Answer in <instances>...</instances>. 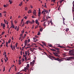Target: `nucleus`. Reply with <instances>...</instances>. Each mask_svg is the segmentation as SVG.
I'll return each instance as SVG.
<instances>
[{"label": "nucleus", "instance_id": "f257e3e1", "mask_svg": "<svg viewBox=\"0 0 74 74\" xmlns=\"http://www.w3.org/2000/svg\"><path fill=\"white\" fill-rule=\"evenodd\" d=\"M48 58H50V59H52L51 58H52L55 60H58V62H60V63L61 62H62V61H63V60H62V59H59V58H55V57L51 56L50 55H49V56H48Z\"/></svg>", "mask_w": 74, "mask_h": 74}, {"label": "nucleus", "instance_id": "f03ea898", "mask_svg": "<svg viewBox=\"0 0 74 74\" xmlns=\"http://www.w3.org/2000/svg\"><path fill=\"white\" fill-rule=\"evenodd\" d=\"M53 48H55L56 50H57L58 51H57V53L55 52V53H53V54L55 56H56V57H58L59 58L60 57V55H59V54H60V51H59V49L55 48L54 47H53Z\"/></svg>", "mask_w": 74, "mask_h": 74}, {"label": "nucleus", "instance_id": "7ed1b4c3", "mask_svg": "<svg viewBox=\"0 0 74 74\" xmlns=\"http://www.w3.org/2000/svg\"><path fill=\"white\" fill-rule=\"evenodd\" d=\"M72 59H74L73 57H71L67 58L66 59V60H70Z\"/></svg>", "mask_w": 74, "mask_h": 74}, {"label": "nucleus", "instance_id": "20e7f679", "mask_svg": "<svg viewBox=\"0 0 74 74\" xmlns=\"http://www.w3.org/2000/svg\"><path fill=\"white\" fill-rule=\"evenodd\" d=\"M24 44L25 46L27 45V40H26L25 41Z\"/></svg>", "mask_w": 74, "mask_h": 74}, {"label": "nucleus", "instance_id": "39448f33", "mask_svg": "<svg viewBox=\"0 0 74 74\" xmlns=\"http://www.w3.org/2000/svg\"><path fill=\"white\" fill-rule=\"evenodd\" d=\"M69 53H74V51L72 50H70L69 51Z\"/></svg>", "mask_w": 74, "mask_h": 74}, {"label": "nucleus", "instance_id": "423d86ee", "mask_svg": "<svg viewBox=\"0 0 74 74\" xmlns=\"http://www.w3.org/2000/svg\"><path fill=\"white\" fill-rule=\"evenodd\" d=\"M24 71H25V72H26V70H29V69L28 68H27V67H24Z\"/></svg>", "mask_w": 74, "mask_h": 74}, {"label": "nucleus", "instance_id": "0eeeda50", "mask_svg": "<svg viewBox=\"0 0 74 74\" xmlns=\"http://www.w3.org/2000/svg\"><path fill=\"white\" fill-rule=\"evenodd\" d=\"M57 45H58V47H60V48H65V47L62 46H60L59 45L57 44Z\"/></svg>", "mask_w": 74, "mask_h": 74}, {"label": "nucleus", "instance_id": "6e6552de", "mask_svg": "<svg viewBox=\"0 0 74 74\" xmlns=\"http://www.w3.org/2000/svg\"><path fill=\"white\" fill-rule=\"evenodd\" d=\"M36 24H37L38 26V25H39V22H38V21L37 20H36Z\"/></svg>", "mask_w": 74, "mask_h": 74}, {"label": "nucleus", "instance_id": "1a4fd4ad", "mask_svg": "<svg viewBox=\"0 0 74 74\" xmlns=\"http://www.w3.org/2000/svg\"><path fill=\"white\" fill-rule=\"evenodd\" d=\"M46 10L45 9H44L43 11L42 12V14H44V12H46Z\"/></svg>", "mask_w": 74, "mask_h": 74}, {"label": "nucleus", "instance_id": "9d476101", "mask_svg": "<svg viewBox=\"0 0 74 74\" xmlns=\"http://www.w3.org/2000/svg\"><path fill=\"white\" fill-rule=\"evenodd\" d=\"M22 62H21V60H18V64H19V65L20 64H21V63Z\"/></svg>", "mask_w": 74, "mask_h": 74}, {"label": "nucleus", "instance_id": "9b49d317", "mask_svg": "<svg viewBox=\"0 0 74 74\" xmlns=\"http://www.w3.org/2000/svg\"><path fill=\"white\" fill-rule=\"evenodd\" d=\"M33 14L34 15H35V16H37V15H36V12H34L33 11Z\"/></svg>", "mask_w": 74, "mask_h": 74}, {"label": "nucleus", "instance_id": "f8f14e48", "mask_svg": "<svg viewBox=\"0 0 74 74\" xmlns=\"http://www.w3.org/2000/svg\"><path fill=\"white\" fill-rule=\"evenodd\" d=\"M35 62V61L34 60L32 62V65L33 66H34V63Z\"/></svg>", "mask_w": 74, "mask_h": 74}, {"label": "nucleus", "instance_id": "ddd939ff", "mask_svg": "<svg viewBox=\"0 0 74 74\" xmlns=\"http://www.w3.org/2000/svg\"><path fill=\"white\" fill-rule=\"evenodd\" d=\"M8 42H6V46L7 47H8Z\"/></svg>", "mask_w": 74, "mask_h": 74}, {"label": "nucleus", "instance_id": "4468645a", "mask_svg": "<svg viewBox=\"0 0 74 74\" xmlns=\"http://www.w3.org/2000/svg\"><path fill=\"white\" fill-rule=\"evenodd\" d=\"M26 67L27 68H29V67H30V66H29V64H27V66H26Z\"/></svg>", "mask_w": 74, "mask_h": 74}, {"label": "nucleus", "instance_id": "2eb2a0df", "mask_svg": "<svg viewBox=\"0 0 74 74\" xmlns=\"http://www.w3.org/2000/svg\"><path fill=\"white\" fill-rule=\"evenodd\" d=\"M32 12V11L31 10H29V11L28 12V14H30V13H31Z\"/></svg>", "mask_w": 74, "mask_h": 74}, {"label": "nucleus", "instance_id": "dca6fc26", "mask_svg": "<svg viewBox=\"0 0 74 74\" xmlns=\"http://www.w3.org/2000/svg\"><path fill=\"white\" fill-rule=\"evenodd\" d=\"M50 50L52 51H56V50H55L54 49H50Z\"/></svg>", "mask_w": 74, "mask_h": 74}, {"label": "nucleus", "instance_id": "f3484780", "mask_svg": "<svg viewBox=\"0 0 74 74\" xmlns=\"http://www.w3.org/2000/svg\"><path fill=\"white\" fill-rule=\"evenodd\" d=\"M47 3H45V6L44 7H45V8H47Z\"/></svg>", "mask_w": 74, "mask_h": 74}, {"label": "nucleus", "instance_id": "a211bd4d", "mask_svg": "<svg viewBox=\"0 0 74 74\" xmlns=\"http://www.w3.org/2000/svg\"><path fill=\"white\" fill-rule=\"evenodd\" d=\"M29 23V21H27L25 23V24L26 25H28Z\"/></svg>", "mask_w": 74, "mask_h": 74}, {"label": "nucleus", "instance_id": "6ab92c4d", "mask_svg": "<svg viewBox=\"0 0 74 74\" xmlns=\"http://www.w3.org/2000/svg\"><path fill=\"white\" fill-rule=\"evenodd\" d=\"M38 16L40 17V15H41V12H38Z\"/></svg>", "mask_w": 74, "mask_h": 74}, {"label": "nucleus", "instance_id": "aec40b11", "mask_svg": "<svg viewBox=\"0 0 74 74\" xmlns=\"http://www.w3.org/2000/svg\"><path fill=\"white\" fill-rule=\"evenodd\" d=\"M42 43L43 44V45H44L46 46V44L44 42H42Z\"/></svg>", "mask_w": 74, "mask_h": 74}, {"label": "nucleus", "instance_id": "412c9836", "mask_svg": "<svg viewBox=\"0 0 74 74\" xmlns=\"http://www.w3.org/2000/svg\"><path fill=\"white\" fill-rule=\"evenodd\" d=\"M22 5V2H21L20 3V4H19V5L20 6H21Z\"/></svg>", "mask_w": 74, "mask_h": 74}, {"label": "nucleus", "instance_id": "4be33fe9", "mask_svg": "<svg viewBox=\"0 0 74 74\" xmlns=\"http://www.w3.org/2000/svg\"><path fill=\"white\" fill-rule=\"evenodd\" d=\"M69 28L66 29V32H67L68 31H69Z\"/></svg>", "mask_w": 74, "mask_h": 74}, {"label": "nucleus", "instance_id": "5701e85b", "mask_svg": "<svg viewBox=\"0 0 74 74\" xmlns=\"http://www.w3.org/2000/svg\"><path fill=\"white\" fill-rule=\"evenodd\" d=\"M42 30H43V29H42V28L40 29V32H42Z\"/></svg>", "mask_w": 74, "mask_h": 74}, {"label": "nucleus", "instance_id": "b1692460", "mask_svg": "<svg viewBox=\"0 0 74 74\" xmlns=\"http://www.w3.org/2000/svg\"><path fill=\"white\" fill-rule=\"evenodd\" d=\"M27 10H28V8H27V7L25 8V11H27Z\"/></svg>", "mask_w": 74, "mask_h": 74}, {"label": "nucleus", "instance_id": "393cba45", "mask_svg": "<svg viewBox=\"0 0 74 74\" xmlns=\"http://www.w3.org/2000/svg\"><path fill=\"white\" fill-rule=\"evenodd\" d=\"M40 31H39V32H38V34H37V35L38 36H39V35H40Z\"/></svg>", "mask_w": 74, "mask_h": 74}, {"label": "nucleus", "instance_id": "a878e982", "mask_svg": "<svg viewBox=\"0 0 74 74\" xmlns=\"http://www.w3.org/2000/svg\"><path fill=\"white\" fill-rule=\"evenodd\" d=\"M12 27L13 28H15V27L14 25H12Z\"/></svg>", "mask_w": 74, "mask_h": 74}, {"label": "nucleus", "instance_id": "bb28decb", "mask_svg": "<svg viewBox=\"0 0 74 74\" xmlns=\"http://www.w3.org/2000/svg\"><path fill=\"white\" fill-rule=\"evenodd\" d=\"M29 23H31V24H32L33 23V22H32V21H29Z\"/></svg>", "mask_w": 74, "mask_h": 74}, {"label": "nucleus", "instance_id": "cd10ccee", "mask_svg": "<svg viewBox=\"0 0 74 74\" xmlns=\"http://www.w3.org/2000/svg\"><path fill=\"white\" fill-rule=\"evenodd\" d=\"M11 48L12 50H14V49H13L12 45V46H11Z\"/></svg>", "mask_w": 74, "mask_h": 74}, {"label": "nucleus", "instance_id": "c85d7f7f", "mask_svg": "<svg viewBox=\"0 0 74 74\" xmlns=\"http://www.w3.org/2000/svg\"><path fill=\"white\" fill-rule=\"evenodd\" d=\"M13 49H15V46L14 45L13 46Z\"/></svg>", "mask_w": 74, "mask_h": 74}, {"label": "nucleus", "instance_id": "c756f323", "mask_svg": "<svg viewBox=\"0 0 74 74\" xmlns=\"http://www.w3.org/2000/svg\"><path fill=\"white\" fill-rule=\"evenodd\" d=\"M3 27H5V24L3 23Z\"/></svg>", "mask_w": 74, "mask_h": 74}, {"label": "nucleus", "instance_id": "7c9ffc66", "mask_svg": "<svg viewBox=\"0 0 74 74\" xmlns=\"http://www.w3.org/2000/svg\"><path fill=\"white\" fill-rule=\"evenodd\" d=\"M8 43H10V42H11V39H10L9 40H8Z\"/></svg>", "mask_w": 74, "mask_h": 74}, {"label": "nucleus", "instance_id": "2f4dec72", "mask_svg": "<svg viewBox=\"0 0 74 74\" xmlns=\"http://www.w3.org/2000/svg\"><path fill=\"white\" fill-rule=\"evenodd\" d=\"M25 55H27V51H25Z\"/></svg>", "mask_w": 74, "mask_h": 74}, {"label": "nucleus", "instance_id": "473e14b6", "mask_svg": "<svg viewBox=\"0 0 74 74\" xmlns=\"http://www.w3.org/2000/svg\"><path fill=\"white\" fill-rule=\"evenodd\" d=\"M5 71V66L3 67V71Z\"/></svg>", "mask_w": 74, "mask_h": 74}, {"label": "nucleus", "instance_id": "72a5a7b5", "mask_svg": "<svg viewBox=\"0 0 74 74\" xmlns=\"http://www.w3.org/2000/svg\"><path fill=\"white\" fill-rule=\"evenodd\" d=\"M38 12H41V11H40V8H39Z\"/></svg>", "mask_w": 74, "mask_h": 74}, {"label": "nucleus", "instance_id": "f704fd0d", "mask_svg": "<svg viewBox=\"0 0 74 74\" xmlns=\"http://www.w3.org/2000/svg\"><path fill=\"white\" fill-rule=\"evenodd\" d=\"M19 26H18V27L17 28V31H19Z\"/></svg>", "mask_w": 74, "mask_h": 74}, {"label": "nucleus", "instance_id": "c9c22d12", "mask_svg": "<svg viewBox=\"0 0 74 74\" xmlns=\"http://www.w3.org/2000/svg\"><path fill=\"white\" fill-rule=\"evenodd\" d=\"M38 27V25H36L35 27V29H37Z\"/></svg>", "mask_w": 74, "mask_h": 74}, {"label": "nucleus", "instance_id": "e433bc0d", "mask_svg": "<svg viewBox=\"0 0 74 74\" xmlns=\"http://www.w3.org/2000/svg\"><path fill=\"white\" fill-rule=\"evenodd\" d=\"M24 25H25V22H24L22 25H21V26H24Z\"/></svg>", "mask_w": 74, "mask_h": 74}, {"label": "nucleus", "instance_id": "4c0bfd02", "mask_svg": "<svg viewBox=\"0 0 74 74\" xmlns=\"http://www.w3.org/2000/svg\"><path fill=\"white\" fill-rule=\"evenodd\" d=\"M62 18H63V21H64L65 20V18H64V17H63L62 16Z\"/></svg>", "mask_w": 74, "mask_h": 74}, {"label": "nucleus", "instance_id": "58836bf2", "mask_svg": "<svg viewBox=\"0 0 74 74\" xmlns=\"http://www.w3.org/2000/svg\"><path fill=\"white\" fill-rule=\"evenodd\" d=\"M49 47H52V45H49Z\"/></svg>", "mask_w": 74, "mask_h": 74}, {"label": "nucleus", "instance_id": "ea45409f", "mask_svg": "<svg viewBox=\"0 0 74 74\" xmlns=\"http://www.w3.org/2000/svg\"><path fill=\"white\" fill-rule=\"evenodd\" d=\"M27 56H26V55H25V54H24V55H23V57H24V58H25V57Z\"/></svg>", "mask_w": 74, "mask_h": 74}, {"label": "nucleus", "instance_id": "a19ab883", "mask_svg": "<svg viewBox=\"0 0 74 74\" xmlns=\"http://www.w3.org/2000/svg\"><path fill=\"white\" fill-rule=\"evenodd\" d=\"M30 48V47H25V49H27V48Z\"/></svg>", "mask_w": 74, "mask_h": 74}, {"label": "nucleus", "instance_id": "79ce46f5", "mask_svg": "<svg viewBox=\"0 0 74 74\" xmlns=\"http://www.w3.org/2000/svg\"><path fill=\"white\" fill-rule=\"evenodd\" d=\"M25 31H24V29H23V31H22L21 32L22 33H24V32Z\"/></svg>", "mask_w": 74, "mask_h": 74}, {"label": "nucleus", "instance_id": "37998d69", "mask_svg": "<svg viewBox=\"0 0 74 74\" xmlns=\"http://www.w3.org/2000/svg\"><path fill=\"white\" fill-rule=\"evenodd\" d=\"M24 59H25V60H27V58L26 57H25V58Z\"/></svg>", "mask_w": 74, "mask_h": 74}, {"label": "nucleus", "instance_id": "c03bdc74", "mask_svg": "<svg viewBox=\"0 0 74 74\" xmlns=\"http://www.w3.org/2000/svg\"><path fill=\"white\" fill-rule=\"evenodd\" d=\"M42 21L43 22H44L45 21V19L44 18L43 20Z\"/></svg>", "mask_w": 74, "mask_h": 74}, {"label": "nucleus", "instance_id": "a18cd8bd", "mask_svg": "<svg viewBox=\"0 0 74 74\" xmlns=\"http://www.w3.org/2000/svg\"><path fill=\"white\" fill-rule=\"evenodd\" d=\"M30 44H27V46H29Z\"/></svg>", "mask_w": 74, "mask_h": 74}, {"label": "nucleus", "instance_id": "49530a36", "mask_svg": "<svg viewBox=\"0 0 74 74\" xmlns=\"http://www.w3.org/2000/svg\"><path fill=\"white\" fill-rule=\"evenodd\" d=\"M3 47V45H1V46L0 47V48H1V47Z\"/></svg>", "mask_w": 74, "mask_h": 74}, {"label": "nucleus", "instance_id": "de8ad7c7", "mask_svg": "<svg viewBox=\"0 0 74 74\" xmlns=\"http://www.w3.org/2000/svg\"><path fill=\"white\" fill-rule=\"evenodd\" d=\"M60 6L58 8V10H59V8H60Z\"/></svg>", "mask_w": 74, "mask_h": 74}, {"label": "nucleus", "instance_id": "09e8293b", "mask_svg": "<svg viewBox=\"0 0 74 74\" xmlns=\"http://www.w3.org/2000/svg\"><path fill=\"white\" fill-rule=\"evenodd\" d=\"M23 49H24V47H22V51H23Z\"/></svg>", "mask_w": 74, "mask_h": 74}, {"label": "nucleus", "instance_id": "8fccbe9b", "mask_svg": "<svg viewBox=\"0 0 74 74\" xmlns=\"http://www.w3.org/2000/svg\"><path fill=\"white\" fill-rule=\"evenodd\" d=\"M7 23H5L6 24H7V25H8V23L7 21L6 20Z\"/></svg>", "mask_w": 74, "mask_h": 74}, {"label": "nucleus", "instance_id": "3c124183", "mask_svg": "<svg viewBox=\"0 0 74 74\" xmlns=\"http://www.w3.org/2000/svg\"><path fill=\"white\" fill-rule=\"evenodd\" d=\"M25 19H27V16H25V17H24Z\"/></svg>", "mask_w": 74, "mask_h": 74}, {"label": "nucleus", "instance_id": "603ef678", "mask_svg": "<svg viewBox=\"0 0 74 74\" xmlns=\"http://www.w3.org/2000/svg\"><path fill=\"white\" fill-rule=\"evenodd\" d=\"M27 41H28V42H30V39H28V40H27Z\"/></svg>", "mask_w": 74, "mask_h": 74}, {"label": "nucleus", "instance_id": "864d4df0", "mask_svg": "<svg viewBox=\"0 0 74 74\" xmlns=\"http://www.w3.org/2000/svg\"><path fill=\"white\" fill-rule=\"evenodd\" d=\"M30 7L31 8H33V7L32 5H30Z\"/></svg>", "mask_w": 74, "mask_h": 74}, {"label": "nucleus", "instance_id": "5fc2aeb1", "mask_svg": "<svg viewBox=\"0 0 74 74\" xmlns=\"http://www.w3.org/2000/svg\"><path fill=\"white\" fill-rule=\"evenodd\" d=\"M22 35H23V34H21L20 35V36H21V37L22 36Z\"/></svg>", "mask_w": 74, "mask_h": 74}, {"label": "nucleus", "instance_id": "6e6d98bb", "mask_svg": "<svg viewBox=\"0 0 74 74\" xmlns=\"http://www.w3.org/2000/svg\"><path fill=\"white\" fill-rule=\"evenodd\" d=\"M4 34V32H3L2 33V35H3V34Z\"/></svg>", "mask_w": 74, "mask_h": 74}, {"label": "nucleus", "instance_id": "4d7b16f0", "mask_svg": "<svg viewBox=\"0 0 74 74\" xmlns=\"http://www.w3.org/2000/svg\"><path fill=\"white\" fill-rule=\"evenodd\" d=\"M14 22L15 23H17V21H16V20H15L14 21Z\"/></svg>", "mask_w": 74, "mask_h": 74}, {"label": "nucleus", "instance_id": "13d9d810", "mask_svg": "<svg viewBox=\"0 0 74 74\" xmlns=\"http://www.w3.org/2000/svg\"><path fill=\"white\" fill-rule=\"evenodd\" d=\"M46 12L47 14V13H48V11L47 10H46Z\"/></svg>", "mask_w": 74, "mask_h": 74}, {"label": "nucleus", "instance_id": "bf43d9fd", "mask_svg": "<svg viewBox=\"0 0 74 74\" xmlns=\"http://www.w3.org/2000/svg\"><path fill=\"white\" fill-rule=\"evenodd\" d=\"M3 13H4V14H5V13H6L7 12H6V11H4V12H3Z\"/></svg>", "mask_w": 74, "mask_h": 74}, {"label": "nucleus", "instance_id": "052dcab7", "mask_svg": "<svg viewBox=\"0 0 74 74\" xmlns=\"http://www.w3.org/2000/svg\"><path fill=\"white\" fill-rule=\"evenodd\" d=\"M40 45L41 46V47H44V46L40 44Z\"/></svg>", "mask_w": 74, "mask_h": 74}, {"label": "nucleus", "instance_id": "680f3d73", "mask_svg": "<svg viewBox=\"0 0 74 74\" xmlns=\"http://www.w3.org/2000/svg\"><path fill=\"white\" fill-rule=\"evenodd\" d=\"M32 18H34V15H33L32 16Z\"/></svg>", "mask_w": 74, "mask_h": 74}, {"label": "nucleus", "instance_id": "e2e57ef3", "mask_svg": "<svg viewBox=\"0 0 74 74\" xmlns=\"http://www.w3.org/2000/svg\"><path fill=\"white\" fill-rule=\"evenodd\" d=\"M32 23H34V20H33L32 21Z\"/></svg>", "mask_w": 74, "mask_h": 74}, {"label": "nucleus", "instance_id": "0e129e2a", "mask_svg": "<svg viewBox=\"0 0 74 74\" xmlns=\"http://www.w3.org/2000/svg\"><path fill=\"white\" fill-rule=\"evenodd\" d=\"M3 7H6V5H3Z\"/></svg>", "mask_w": 74, "mask_h": 74}, {"label": "nucleus", "instance_id": "69168bd1", "mask_svg": "<svg viewBox=\"0 0 74 74\" xmlns=\"http://www.w3.org/2000/svg\"><path fill=\"white\" fill-rule=\"evenodd\" d=\"M10 4H12V1L11 0L10 1Z\"/></svg>", "mask_w": 74, "mask_h": 74}, {"label": "nucleus", "instance_id": "338daca9", "mask_svg": "<svg viewBox=\"0 0 74 74\" xmlns=\"http://www.w3.org/2000/svg\"><path fill=\"white\" fill-rule=\"evenodd\" d=\"M15 71H16V70H17V69H16V68L15 69Z\"/></svg>", "mask_w": 74, "mask_h": 74}, {"label": "nucleus", "instance_id": "774afa93", "mask_svg": "<svg viewBox=\"0 0 74 74\" xmlns=\"http://www.w3.org/2000/svg\"><path fill=\"white\" fill-rule=\"evenodd\" d=\"M19 73H20V72H18V73H16V74H19Z\"/></svg>", "mask_w": 74, "mask_h": 74}]
</instances>
